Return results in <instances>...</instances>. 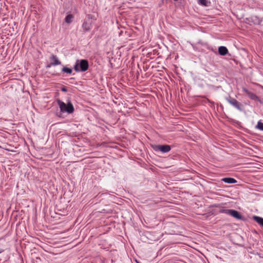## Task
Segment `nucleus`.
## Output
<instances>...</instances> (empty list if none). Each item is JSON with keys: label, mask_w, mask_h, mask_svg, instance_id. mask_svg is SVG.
<instances>
[{"label": "nucleus", "mask_w": 263, "mask_h": 263, "mask_svg": "<svg viewBox=\"0 0 263 263\" xmlns=\"http://www.w3.org/2000/svg\"><path fill=\"white\" fill-rule=\"evenodd\" d=\"M50 60L53 61L51 62V64L52 65V66H55L61 64V61L59 60L58 57L55 55L52 54L50 58Z\"/></svg>", "instance_id": "nucleus-8"}, {"label": "nucleus", "mask_w": 263, "mask_h": 263, "mask_svg": "<svg viewBox=\"0 0 263 263\" xmlns=\"http://www.w3.org/2000/svg\"><path fill=\"white\" fill-rule=\"evenodd\" d=\"M52 65L51 64V63L49 64H48L47 65H46V68H50Z\"/></svg>", "instance_id": "nucleus-19"}, {"label": "nucleus", "mask_w": 263, "mask_h": 263, "mask_svg": "<svg viewBox=\"0 0 263 263\" xmlns=\"http://www.w3.org/2000/svg\"><path fill=\"white\" fill-rule=\"evenodd\" d=\"M253 219L260 226L263 227V218L258 216H253Z\"/></svg>", "instance_id": "nucleus-11"}, {"label": "nucleus", "mask_w": 263, "mask_h": 263, "mask_svg": "<svg viewBox=\"0 0 263 263\" xmlns=\"http://www.w3.org/2000/svg\"><path fill=\"white\" fill-rule=\"evenodd\" d=\"M61 72L67 74H71L72 72V69L67 67H64L62 69Z\"/></svg>", "instance_id": "nucleus-13"}, {"label": "nucleus", "mask_w": 263, "mask_h": 263, "mask_svg": "<svg viewBox=\"0 0 263 263\" xmlns=\"http://www.w3.org/2000/svg\"><path fill=\"white\" fill-rule=\"evenodd\" d=\"M242 90H243V92L246 93V94L248 95V97L250 99H251L252 100L257 101L260 104L263 103L262 101L260 99V98L257 96H256L255 93L250 91L247 88H243Z\"/></svg>", "instance_id": "nucleus-5"}, {"label": "nucleus", "mask_w": 263, "mask_h": 263, "mask_svg": "<svg viewBox=\"0 0 263 263\" xmlns=\"http://www.w3.org/2000/svg\"><path fill=\"white\" fill-rule=\"evenodd\" d=\"M218 53L220 55L224 56L228 53V50L225 46H220L218 47Z\"/></svg>", "instance_id": "nucleus-9"}, {"label": "nucleus", "mask_w": 263, "mask_h": 263, "mask_svg": "<svg viewBox=\"0 0 263 263\" xmlns=\"http://www.w3.org/2000/svg\"><path fill=\"white\" fill-rule=\"evenodd\" d=\"M222 181H223L225 183H229V184H232L235 183L237 182V181L236 179H235L231 177H226L223 178L221 179Z\"/></svg>", "instance_id": "nucleus-10"}, {"label": "nucleus", "mask_w": 263, "mask_h": 263, "mask_svg": "<svg viewBox=\"0 0 263 263\" xmlns=\"http://www.w3.org/2000/svg\"><path fill=\"white\" fill-rule=\"evenodd\" d=\"M232 209H226L224 208L221 209L219 210V213H224L227 215H230V212Z\"/></svg>", "instance_id": "nucleus-16"}, {"label": "nucleus", "mask_w": 263, "mask_h": 263, "mask_svg": "<svg viewBox=\"0 0 263 263\" xmlns=\"http://www.w3.org/2000/svg\"><path fill=\"white\" fill-rule=\"evenodd\" d=\"M57 102L61 112H67L68 114L73 112L74 110V107L70 101L67 103H65L60 100H58Z\"/></svg>", "instance_id": "nucleus-2"}, {"label": "nucleus", "mask_w": 263, "mask_h": 263, "mask_svg": "<svg viewBox=\"0 0 263 263\" xmlns=\"http://www.w3.org/2000/svg\"><path fill=\"white\" fill-rule=\"evenodd\" d=\"M92 22H88L86 20H84V22L82 25L83 33H85L86 32L89 31L92 28Z\"/></svg>", "instance_id": "nucleus-6"}, {"label": "nucleus", "mask_w": 263, "mask_h": 263, "mask_svg": "<svg viewBox=\"0 0 263 263\" xmlns=\"http://www.w3.org/2000/svg\"><path fill=\"white\" fill-rule=\"evenodd\" d=\"M70 79L74 80V78H70Z\"/></svg>", "instance_id": "nucleus-20"}, {"label": "nucleus", "mask_w": 263, "mask_h": 263, "mask_svg": "<svg viewBox=\"0 0 263 263\" xmlns=\"http://www.w3.org/2000/svg\"><path fill=\"white\" fill-rule=\"evenodd\" d=\"M3 252V250H1L0 251V253H2Z\"/></svg>", "instance_id": "nucleus-21"}, {"label": "nucleus", "mask_w": 263, "mask_h": 263, "mask_svg": "<svg viewBox=\"0 0 263 263\" xmlns=\"http://www.w3.org/2000/svg\"><path fill=\"white\" fill-rule=\"evenodd\" d=\"M61 90L62 91L65 92L68 91L67 88L66 86H63V87H61Z\"/></svg>", "instance_id": "nucleus-18"}, {"label": "nucleus", "mask_w": 263, "mask_h": 263, "mask_svg": "<svg viewBox=\"0 0 263 263\" xmlns=\"http://www.w3.org/2000/svg\"><path fill=\"white\" fill-rule=\"evenodd\" d=\"M73 18V15L72 14H68L65 18V21L67 24H70L72 22V20Z\"/></svg>", "instance_id": "nucleus-14"}, {"label": "nucleus", "mask_w": 263, "mask_h": 263, "mask_svg": "<svg viewBox=\"0 0 263 263\" xmlns=\"http://www.w3.org/2000/svg\"><path fill=\"white\" fill-rule=\"evenodd\" d=\"M88 68V61L85 59L77 60L74 66V69L76 72H85Z\"/></svg>", "instance_id": "nucleus-1"}, {"label": "nucleus", "mask_w": 263, "mask_h": 263, "mask_svg": "<svg viewBox=\"0 0 263 263\" xmlns=\"http://www.w3.org/2000/svg\"><path fill=\"white\" fill-rule=\"evenodd\" d=\"M84 20L88 22H92V20L96 21L97 20V17L93 14H88L86 15V18Z\"/></svg>", "instance_id": "nucleus-12"}, {"label": "nucleus", "mask_w": 263, "mask_h": 263, "mask_svg": "<svg viewBox=\"0 0 263 263\" xmlns=\"http://www.w3.org/2000/svg\"><path fill=\"white\" fill-rule=\"evenodd\" d=\"M229 215L238 220H243L244 219L240 212L233 209L231 210Z\"/></svg>", "instance_id": "nucleus-7"}, {"label": "nucleus", "mask_w": 263, "mask_h": 263, "mask_svg": "<svg viewBox=\"0 0 263 263\" xmlns=\"http://www.w3.org/2000/svg\"><path fill=\"white\" fill-rule=\"evenodd\" d=\"M225 99L234 108H235L240 111H243L244 107L243 104L238 102L236 99L231 97V96L226 97Z\"/></svg>", "instance_id": "nucleus-3"}, {"label": "nucleus", "mask_w": 263, "mask_h": 263, "mask_svg": "<svg viewBox=\"0 0 263 263\" xmlns=\"http://www.w3.org/2000/svg\"><path fill=\"white\" fill-rule=\"evenodd\" d=\"M198 3L203 6H208L210 2L207 0H198Z\"/></svg>", "instance_id": "nucleus-15"}, {"label": "nucleus", "mask_w": 263, "mask_h": 263, "mask_svg": "<svg viewBox=\"0 0 263 263\" xmlns=\"http://www.w3.org/2000/svg\"><path fill=\"white\" fill-rule=\"evenodd\" d=\"M152 147L155 152H160L162 153H168L171 149V146L167 144L152 145Z\"/></svg>", "instance_id": "nucleus-4"}, {"label": "nucleus", "mask_w": 263, "mask_h": 263, "mask_svg": "<svg viewBox=\"0 0 263 263\" xmlns=\"http://www.w3.org/2000/svg\"><path fill=\"white\" fill-rule=\"evenodd\" d=\"M256 128L263 131V123L261 121H258L257 125L256 126Z\"/></svg>", "instance_id": "nucleus-17"}]
</instances>
